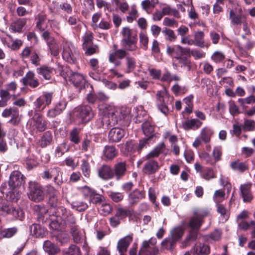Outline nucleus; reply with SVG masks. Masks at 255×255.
<instances>
[{
  "label": "nucleus",
  "mask_w": 255,
  "mask_h": 255,
  "mask_svg": "<svg viewBox=\"0 0 255 255\" xmlns=\"http://www.w3.org/2000/svg\"><path fill=\"white\" fill-rule=\"evenodd\" d=\"M120 112L112 106H106L103 109V117L101 122L103 126H114L118 123Z\"/></svg>",
  "instance_id": "f257e3e1"
},
{
  "label": "nucleus",
  "mask_w": 255,
  "mask_h": 255,
  "mask_svg": "<svg viewBox=\"0 0 255 255\" xmlns=\"http://www.w3.org/2000/svg\"><path fill=\"white\" fill-rule=\"evenodd\" d=\"M156 96L158 109L164 115H167L169 113L168 105L171 102L172 98L170 97L167 91L165 89L158 91Z\"/></svg>",
  "instance_id": "f03ea898"
},
{
  "label": "nucleus",
  "mask_w": 255,
  "mask_h": 255,
  "mask_svg": "<svg viewBox=\"0 0 255 255\" xmlns=\"http://www.w3.org/2000/svg\"><path fill=\"white\" fill-rule=\"evenodd\" d=\"M29 198L35 202L42 201L44 198V194L41 186L35 182L29 183Z\"/></svg>",
  "instance_id": "7ed1b4c3"
},
{
  "label": "nucleus",
  "mask_w": 255,
  "mask_h": 255,
  "mask_svg": "<svg viewBox=\"0 0 255 255\" xmlns=\"http://www.w3.org/2000/svg\"><path fill=\"white\" fill-rule=\"evenodd\" d=\"M79 56V52L71 43L65 42L63 44V58L69 63H74Z\"/></svg>",
  "instance_id": "20e7f679"
},
{
  "label": "nucleus",
  "mask_w": 255,
  "mask_h": 255,
  "mask_svg": "<svg viewBox=\"0 0 255 255\" xmlns=\"http://www.w3.org/2000/svg\"><path fill=\"white\" fill-rule=\"evenodd\" d=\"M127 55V52L122 49H118L117 45L113 46V51L109 54V61L113 64L116 67H119L122 64L120 60L123 59Z\"/></svg>",
  "instance_id": "39448f33"
},
{
  "label": "nucleus",
  "mask_w": 255,
  "mask_h": 255,
  "mask_svg": "<svg viewBox=\"0 0 255 255\" xmlns=\"http://www.w3.org/2000/svg\"><path fill=\"white\" fill-rule=\"evenodd\" d=\"M76 116L81 122L86 124L89 122L94 117V113L91 107L85 105L78 107L76 110Z\"/></svg>",
  "instance_id": "423d86ee"
},
{
  "label": "nucleus",
  "mask_w": 255,
  "mask_h": 255,
  "mask_svg": "<svg viewBox=\"0 0 255 255\" xmlns=\"http://www.w3.org/2000/svg\"><path fill=\"white\" fill-rule=\"evenodd\" d=\"M1 116L3 118L11 117L8 123L13 126H18L21 122V116L19 115L18 110L16 108H9L5 109Z\"/></svg>",
  "instance_id": "0eeeda50"
},
{
  "label": "nucleus",
  "mask_w": 255,
  "mask_h": 255,
  "mask_svg": "<svg viewBox=\"0 0 255 255\" xmlns=\"http://www.w3.org/2000/svg\"><path fill=\"white\" fill-rule=\"evenodd\" d=\"M208 214V212L207 210H195L194 216L191 218L189 222V226L192 229L198 230L203 223L202 218Z\"/></svg>",
  "instance_id": "6e6552de"
},
{
  "label": "nucleus",
  "mask_w": 255,
  "mask_h": 255,
  "mask_svg": "<svg viewBox=\"0 0 255 255\" xmlns=\"http://www.w3.org/2000/svg\"><path fill=\"white\" fill-rule=\"evenodd\" d=\"M9 214L16 217L18 216V212L7 200L0 198V215L6 216Z\"/></svg>",
  "instance_id": "1a4fd4ad"
},
{
  "label": "nucleus",
  "mask_w": 255,
  "mask_h": 255,
  "mask_svg": "<svg viewBox=\"0 0 255 255\" xmlns=\"http://www.w3.org/2000/svg\"><path fill=\"white\" fill-rule=\"evenodd\" d=\"M25 182L23 175L18 171H13L9 177L8 185L11 190L23 185Z\"/></svg>",
  "instance_id": "9d476101"
},
{
  "label": "nucleus",
  "mask_w": 255,
  "mask_h": 255,
  "mask_svg": "<svg viewBox=\"0 0 255 255\" xmlns=\"http://www.w3.org/2000/svg\"><path fill=\"white\" fill-rule=\"evenodd\" d=\"M29 122L30 126L34 130H36L38 131H43L46 128V122L43 119L42 115L40 114L35 113Z\"/></svg>",
  "instance_id": "9b49d317"
},
{
  "label": "nucleus",
  "mask_w": 255,
  "mask_h": 255,
  "mask_svg": "<svg viewBox=\"0 0 255 255\" xmlns=\"http://www.w3.org/2000/svg\"><path fill=\"white\" fill-rule=\"evenodd\" d=\"M128 166L125 161L117 162L114 165L113 174L117 180H121L127 173Z\"/></svg>",
  "instance_id": "f8f14e48"
},
{
  "label": "nucleus",
  "mask_w": 255,
  "mask_h": 255,
  "mask_svg": "<svg viewBox=\"0 0 255 255\" xmlns=\"http://www.w3.org/2000/svg\"><path fill=\"white\" fill-rule=\"evenodd\" d=\"M52 98V93L44 92L34 102V105L36 109H40L42 108V110H43L51 104Z\"/></svg>",
  "instance_id": "ddd939ff"
},
{
  "label": "nucleus",
  "mask_w": 255,
  "mask_h": 255,
  "mask_svg": "<svg viewBox=\"0 0 255 255\" xmlns=\"http://www.w3.org/2000/svg\"><path fill=\"white\" fill-rule=\"evenodd\" d=\"M98 176L104 180H108L114 178L113 170L112 167L103 164L97 169Z\"/></svg>",
  "instance_id": "4468645a"
},
{
  "label": "nucleus",
  "mask_w": 255,
  "mask_h": 255,
  "mask_svg": "<svg viewBox=\"0 0 255 255\" xmlns=\"http://www.w3.org/2000/svg\"><path fill=\"white\" fill-rule=\"evenodd\" d=\"M132 240L133 237L131 235H128L119 240L117 243V249L120 255H124L126 253Z\"/></svg>",
  "instance_id": "2eb2a0df"
},
{
  "label": "nucleus",
  "mask_w": 255,
  "mask_h": 255,
  "mask_svg": "<svg viewBox=\"0 0 255 255\" xmlns=\"http://www.w3.org/2000/svg\"><path fill=\"white\" fill-rule=\"evenodd\" d=\"M68 76L69 80L77 88L81 89L84 86L86 80L83 74L69 71V74H68Z\"/></svg>",
  "instance_id": "dca6fc26"
},
{
  "label": "nucleus",
  "mask_w": 255,
  "mask_h": 255,
  "mask_svg": "<svg viewBox=\"0 0 255 255\" xmlns=\"http://www.w3.org/2000/svg\"><path fill=\"white\" fill-rule=\"evenodd\" d=\"M21 81L24 86L35 88L39 85L38 80L35 77V74L32 71H28L22 79Z\"/></svg>",
  "instance_id": "f3484780"
},
{
  "label": "nucleus",
  "mask_w": 255,
  "mask_h": 255,
  "mask_svg": "<svg viewBox=\"0 0 255 255\" xmlns=\"http://www.w3.org/2000/svg\"><path fill=\"white\" fill-rule=\"evenodd\" d=\"M144 197L145 193L143 191L135 189L128 194V199L129 205L133 206L136 204Z\"/></svg>",
  "instance_id": "a211bd4d"
},
{
  "label": "nucleus",
  "mask_w": 255,
  "mask_h": 255,
  "mask_svg": "<svg viewBox=\"0 0 255 255\" xmlns=\"http://www.w3.org/2000/svg\"><path fill=\"white\" fill-rule=\"evenodd\" d=\"M251 187V183H246L240 186L241 194L245 202H250L253 198Z\"/></svg>",
  "instance_id": "6ab92c4d"
},
{
  "label": "nucleus",
  "mask_w": 255,
  "mask_h": 255,
  "mask_svg": "<svg viewBox=\"0 0 255 255\" xmlns=\"http://www.w3.org/2000/svg\"><path fill=\"white\" fill-rule=\"evenodd\" d=\"M125 130L119 128H114L109 132V139L112 142H119L124 136Z\"/></svg>",
  "instance_id": "aec40b11"
},
{
  "label": "nucleus",
  "mask_w": 255,
  "mask_h": 255,
  "mask_svg": "<svg viewBox=\"0 0 255 255\" xmlns=\"http://www.w3.org/2000/svg\"><path fill=\"white\" fill-rule=\"evenodd\" d=\"M58 212V216L57 217L62 222L64 221L70 224L75 223V219L74 216L66 209L60 208L59 209Z\"/></svg>",
  "instance_id": "412c9836"
},
{
  "label": "nucleus",
  "mask_w": 255,
  "mask_h": 255,
  "mask_svg": "<svg viewBox=\"0 0 255 255\" xmlns=\"http://www.w3.org/2000/svg\"><path fill=\"white\" fill-rule=\"evenodd\" d=\"M43 249L44 252L49 255H54L60 253V249L49 240L45 241L43 243Z\"/></svg>",
  "instance_id": "4be33fe9"
},
{
  "label": "nucleus",
  "mask_w": 255,
  "mask_h": 255,
  "mask_svg": "<svg viewBox=\"0 0 255 255\" xmlns=\"http://www.w3.org/2000/svg\"><path fill=\"white\" fill-rule=\"evenodd\" d=\"M31 234L35 237H43L47 234L46 229L39 224H32L30 227Z\"/></svg>",
  "instance_id": "5701e85b"
},
{
  "label": "nucleus",
  "mask_w": 255,
  "mask_h": 255,
  "mask_svg": "<svg viewBox=\"0 0 255 255\" xmlns=\"http://www.w3.org/2000/svg\"><path fill=\"white\" fill-rule=\"evenodd\" d=\"M159 168L158 163L153 160L148 161L144 164L143 172L148 174H152L155 173Z\"/></svg>",
  "instance_id": "b1692460"
},
{
  "label": "nucleus",
  "mask_w": 255,
  "mask_h": 255,
  "mask_svg": "<svg viewBox=\"0 0 255 255\" xmlns=\"http://www.w3.org/2000/svg\"><path fill=\"white\" fill-rule=\"evenodd\" d=\"M156 243L155 239L150 238L148 241H144L139 251L138 255L145 253L151 254L150 251L153 246Z\"/></svg>",
  "instance_id": "393cba45"
},
{
  "label": "nucleus",
  "mask_w": 255,
  "mask_h": 255,
  "mask_svg": "<svg viewBox=\"0 0 255 255\" xmlns=\"http://www.w3.org/2000/svg\"><path fill=\"white\" fill-rule=\"evenodd\" d=\"M202 123L198 119H192L187 120L182 123V127L185 130L191 129H196L199 128L202 125Z\"/></svg>",
  "instance_id": "a878e982"
},
{
  "label": "nucleus",
  "mask_w": 255,
  "mask_h": 255,
  "mask_svg": "<svg viewBox=\"0 0 255 255\" xmlns=\"http://www.w3.org/2000/svg\"><path fill=\"white\" fill-rule=\"evenodd\" d=\"M118 154V151L113 145H106L105 146L103 156L107 160H112Z\"/></svg>",
  "instance_id": "bb28decb"
},
{
  "label": "nucleus",
  "mask_w": 255,
  "mask_h": 255,
  "mask_svg": "<svg viewBox=\"0 0 255 255\" xmlns=\"http://www.w3.org/2000/svg\"><path fill=\"white\" fill-rule=\"evenodd\" d=\"M205 34L203 31H197L194 33V45L201 48L208 47L209 44H205L204 40Z\"/></svg>",
  "instance_id": "cd10ccee"
},
{
  "label": "nucleus",
  "mask_w": 255,
  "mask_h": 255,
  "mask_svg": "<svg viewBox=\"0 0 255 255\" xmlns=\"http://www.w3.org/2000/svg\"><path fill=\"white\" fill-rule=\"evenodd\" d=\"M123 38L121 42L137 39V35L128 27H125L123 28L121 31Z\"/></svg>",
  "instance_id": "c85d7f7f"
},
{
  "label": "nucleus",
  "mask_w": 255,
  "mask_h": 255,
  "mask_svg": "<svg viewBox=\"0 0 255 255\" xmlns=\"http://www.w3.org/2000/svg\"><path fill=\"white\" fill-rule=\"evenodd\" d=\"M66 103L65 101H61L59 102V106H61V109H57L55 108L49 109L46 114L48 118L51 119L60 114L66 107Z\"/></svg>",
  "instance_id": "c756f323"
},
{
  "label": "nucleus",
  "mask_w": 255,
  "mask_h": 255,
  "mask_svg": "<svg viewBox=\"0 0 255 255\" xmlns=\"http://www.w3.org/2000/svg\"><path fill=\"white\" fill-rule=\"evenodd\" d=\"M165 149V145L163 142L159 143L152 151L147 154L145 158L146 159L152 158L159 156L163 153Z\"/></svg>",
  "instance_id": "7c9ffc66"
},
{
  "label": "nucleus",
  "mask_w": 255,
  "mask_h": 255,
  "mask_svg": "<svg viewBox=\"0 0 255 255\" xmlns=\"http://www.w3.org/2000/svg\"><path fill=\"white\" fill-rule=\"evenodd\" d=\"M142 131L146 138L151 139L154 135V127L149 122H145L142 125Z\"/></svg>",
  "instance_id": "2f4dec72"
},
{
  "label": "nucleus",
  "mask_w": 255,
  "mask_h": 255,
  "mask_svg": "<svg viewBox=\"0 0 255 255\" xmlns=\"http://www.w3.org/2000/svg\"><path fill=\"white\" fill-rule=\"evenodd\" d=\"M37 73L43 76V78L46 80H49L51 78V75L53 72V68L43 66L36 69Z\"/></svg>",
  "instance_id": "473e14b6"
},
{
  "label": "nucleus",
  "mask_w": 255,
  "mask_h": 255,
  "mask_svg": "<svg viewBox=\"0 0 255 255\" xmlns=\"http://www.w3.org/2000/svg\"><path fill=\"white\" fill-rule=\"evenodd\" d=\"M167 54L176 59L180 56V46L179 45L171 46L169 45H167L166 47Z\"/></svg>",
  "instance_id": "72a5a7b5"
},
{
  "label": "nucleus",
  "mask_w": 255,
  "mask_h": 255,
  "mask_svg": "<svg viewBox=\"0 0 255 255\" xmlns=\"http://www.w3.org/2000/svg\"><path fill=\"white\" fill-rule=\"evenodd\" d=\"M52 140V135L50 131L44 133L41 139L39 140L38 144L41 147H45L50 144Z\"/></svg>",
  "instance_id": "f704fd0d"
},
{
  "label": "nucleus",
  "mask_w": 255,
  "mask_h": 255,
  "mask_svg": "<svg viewBox=\"0 0 255 255\" xmlns=\"http://www.w3.org/2000/svg\"><path fill=\"white\" fill-rule=\"evenodd\" d=\"M124 50L129 51H134L137 49L136 45L137 39L130 40L121 42Z\"/></svg>",
  "instance_id": "c9c22d12"
},
{
  "label": "nucleus",
  "mask_w": 255,
  "mask_h": 255,
  "mask_svg": "<svg viewBox=\"0 0 255 255\" xmlns=\"http://www.w3.org/2000/svg\"><path fill=\"white\" fill-rule=\"evenodd\" d=\"M126 64L127 66L126 73H129L134 70L136 67V60L134 58L127 56L126 57Z\"/></svg>",
  "instance_id": "e433bc0d"
},
{
  "label": "nucleus",
  "mask_w": 255,
  "mask_h": 255,
  "mask_svg": "<svg viewBox=\"0 0 255 255\" xmlns=\"http://www.w3.org/2000/svg\"><path fill=\"white\" fill-rule=\"evenodd\" d=\"M71 232L74 241L76 243H80L83 237V232L79 230L77 226H75L71 227Z\"/></svg>",
  "instance_id": "4c0bfd02"
},
{
  "label": "nucleus",
  "mask_w": 255,
  "mask_h": 255,
  "mask_svg": "<svg viewBox=\"0 0 255 255\" xmlns=\"http://www.w3.org/2000/svg\"><path fill=\"white\" fill-rule=\"evenodd\" d=\"M212 130L209 128H203L201 131L200 138L205 143L209 142L213 134Z\"/></svg>",
  "instance_id": "58836bf2"
},
{
  "label": "nucleus",
  "mask_w": 255,
  "mask_h": 255,
  "mask_svg": "<svg viewBox=\"0 0 255 255\" xmlns=\"http://www.w3.org/2000/svg\"><path fill=\"white\" fill-rule=\"evenodd\" d=\"M184 234V230L180 227H176L171 231V236L169 237L171 239H174L175 242H177L180 240Z\"/></svg>",
  "instance_id": "ea45409f"
},
{
  "label": "nucleus",
  "mask_w": 255,
  "mask_h": 255,
  "mask_svg": "<svg viewBox=\"0 0 255 255\" xmlns=\"http://www.w3.org/2000/svg\"><path fill=\"white\" fill-rule=\"evenodd\" d=\"M230 166L234 170L241 172H243L248 169V166L245 162H239L238 160L232 162Z\"/></svg>",
  "instance_id": "a19ab883"
},
{
  "label": "nucleus",
  "mask_w": 255,
  "mask_h": 255,
  "mask_svg": "<svg viewBox=\"0 0 255 255\" xmlns=\"http://www.w3.org/2000/svg\"><path fill=\"white\" fill-rule=\"evenodd\" d=\"M33 209L39 220H43L42 218L47 213L48 210L42 205H36L34 206Z\"/></svg>",
  "instance_id": "79ce46f5"
},
{
  "label": "nucleus",
  "mask_w": 255,
  "mask_h": 255,
  "mask_svg": "<svg viewBox=\"0 0 255 255\" xmlns=\"http://www.w3.org/2000/svg\"><path fill=\"white\" fill-rule=\"evenodd\" d=\"M26 24V19H18L11 25V29L14 32H20Z\"/></svg>",
  "instance_id": "37998d69"
},
{
  "label": "nucleus",
  "mask_w": 255,
  "mask_h": 255,
  "mask_svg": "<svg viewBox=\"0 0 255 255\" xmlns=\"http://www.w3.org/2000/svg\"><path fill=\"white\" fill-rule=\"evenodd\" d=\"M198 232L197 229H193L190 231L188 236L186 237L183 245L184 246H187L190 245V241H194L197 238Z\"/></svg>",
  "instance_id": "c03bdc74"
},
{
  "label": "nucleus",
  "mask_w": 255,
  "mask_h": 255,
  "mask_svg": "<svg viewBox=\"0 0 255 255\" xmlns=\"http://www.w3.org/2000/svg\"><path fill=\"white\" fill-rule=\"evenodd\" d=\"M141 6L144 10L149 13L155 6V3L153 2L152 0H143L141 2Z\"/></svg>",
  "instance_id": "a18cd8bd"
},
{
  "label": "nucleus",
  "mask_w": 255,
  "mask_h": 255,
  "mask_svg": "<svg viewBox=\"0 0 255 255\" xmlns=\"http://www.w3.org/2000/svg\"><path fill=\"white\" fill-rule=\"evenodd\" d=\"M229 18L231 20V22L233 24H241L243 21L242 18H245V15H236L235 12L233 9L230 10L229 13Z\"/></svg>",
  "instance_id": "49530a36"
},
{
  "label": "nucleus",
  "mask_w": 255,
  "mask_h": 255,
  "mask_svg": "<svg viewBox=\"0 0 255 255\" xmlns=\"http://www.w3.org/2000/svg\"><path fill=\"white\" fill-rule=\"evenodd\" d=\"M80 129L76 128H74L70 132L69 137L70 140L75 144H78L80 141L79 136Z\"/></svg>",
  "instance_id": "de8ad7c7"
},
{
  "label": "nucleus",
  "mask_w": 255,
  "mask_h": 255,
  "mask_svg": "<svg viewBox=\"0 0 255 255\" xmlns=\"http://www.w3.org/2000/svg\"><path fill=\"white\" fill-rule=\"evenodd\" d=\"M255 102V96L252 95L246 98H240L238 99V103L243 108H246V104H252Z\"/></svg>",
  "instance_id": "09e8293b"
},
{
  "label": "nucleus",
  "mask_w": 255,
  "mask_h": 255,
  "mask_svg": "<svg viewBox=\"0 0 255 255\" xmlns=\"http://www.w3.org/2000/svg\"><path fill=\"white\" fill-rule=\"evenodd\" d=\"M162 32L165 35V39L167 40L172 42L176 40L177 39V36L175 35L174 31L171 29L168 28H164Z\"/></svg>",
  "instance_id": "8fccbe9b"
},
{
  "label": "nucleus",
  "mask_w": 255,
  "mask_h": 255,
  "mask_svg": "<svg viewBox=\"0 0 255 255\" xmlns=\"http://www.w3.org/2000/svg\"><path fill=\"white\" fill-rule=\"evenodd\" d=\"M194 252L198 255H208L210 253V248L208 245L200 244L194 248Z\"/></svg>",
  "instance_id": "3c124183"
},
{
  "label": "nucleus",
  "mask_w": 255,
  "mask_h": 255,
  "mask_svg": "<svg viewBox=\"0 0 255 255\" xmlns=\"http://www.w3.org/2000/svg\"><path fill=\"white\" fill-rule=\"evenodd\" d=\"M225 192L222 190L215 191L213 195V200L215 203L219 204L225 199Z\"/></svg>",
  "instance_id": "603ef678"
},
{
  "label": "nucleus",
  "mask_w": 255,
  "mask_h": 255,
  "mask_svg": "<svg viewBox=\"0 0 255 255\" xmlns=\"http://www.w3.org/2000/svg\"><path fill=\"white\" fill-rule=\"evenodd\" d=\"M243 129L246 131H254L255 130V121L252 120L245 119Z\"/></svg>",
  "instance_id": "864d4df0"
},
{
  "label": "nucleus",
  "mask_w": 255,
  "mask_h": 255,
  "mask_svg": "<svg viewBox=\"0 0 255 255\" xmlns=\"http://www.w3.org/2000/svg\"><path fill=\"white\" fill-rule=\"evenodd\" d=\"M139 37L141 48L145 50L147 49L148 43V37L147 35L143 32H140L139 34Z\"/></svg>",
  "instance_id": "5fc2aeb1"
},
{
  "label": "nucleus",
  "mask_w": 255,
  "mask_h": 255,
  "mask_svg": "<svg viewBox=\"0 0 255 255\" xmlns=\"http://www.w3.org/2000/svg\"><path fill=\"white\" fill-rule=\"evenodd\" d=\"M81 169L82 170L83 175L85 177H89L90 176L91 173V168L90 164L87 161L85 160H83L82 161V163L81 165Z\"/></svg>",
  "instance_id": "6e6d98bb"
},
{
  "label": "nucleus",
  "mask_w": 255,
  "mask_h": 255,
  "mask_svg": "<svg viewBox=\"0 0 255 255\" xmlns=\"http://www.w3.org/2000/svg\"><path fill=\"white\" fill-rule=\"evenodd\" d=\"M176 242L174 241V239L168 237L165 239L161 243L162 248L164 249L171 250Z\"/></svg>",
  "instance_id": "4d7b16f0"
},
{
  "label": "nucleus",
  "mask_w": 255,
  "mask_h": 255,
  "mask_svg": "<svg viewBox=\"0 0 255 255\" xmlns=\"http://www.w3.org/2000/svg\"><path fill=\"white\" fill-rule=\"evenodd\" d=\"M17 229L15 227L8 228L1 231L0 235L4 238H11L16 234Z\"/></svg>",
  "instance_id": "13d9d810"
},
{
  "label": "nucleus",
  "mask_w": 255,
  "mask_h": 255,
  "mask_svg": "<svg viewBox=\"0 0 255 255\" xmlns=\"http://www.w3.org/2000/svg\"><path fill=\"white\" fill-rule=\"evenodd\" d=\"M109 196L112 201L117 203L122 201L124 197L122 193L112 191L109 192Z\"/></svg>",
  "instance_id": "bf43d9fd"
},
{
  "label": "nucleus",
  "mask_w": 255,
  "mask_h": 255,
  "mask_svg": "<svg viewBox=\"0 0 255 255\" xmlns=\"http://www.w3.org/2000/svg\"><path fill=\"white\" fill-rule=\"evenodd\" d=\"M46 18V15L42 13H39L36 17V19H37V21L36 22V27L40 31L44 30V28L42 26V24L45 21Z\"/></svg>",
  "instance_id": "052dcab7"
},
{
  "label": "nucleus",
  "mask_w": 255,
  "mask_h": 255,
  "mask_svg": "<svg viewBox=\"0 0 255 255\" xmlns=\"http://www.w3.org/2000/svg\"><path fill=\"white\" fill-rule=\"evenodd\" d=\"M222 154V147L221 146H216L214 148L212 155L214 158L215 163L221 159Z\"/></svg>",
  "instance_id": "680f3d73"
},
{
  "label": "nucleus",
  "mask_w": 255,
  "mask_h": 255,
  "mask_svg": "<svg viewBox=\"0 0 255 255\" xmlns=\"http://www.w3.org/2000/svg\"><path fill=\"white\" fill-rule=\"evenodd\" d=\"M130 214V212L129 210L122 207L118 208L116 213V215L121 219L126 218Z\"/></svg>",
  "instance_id": "e2e57ef3"
},
{
  "label": "nucleus",
  "mask_w": 255,
  "mask_h": 255,
  "mask_svg": "<svg viewBox=\"0 0 255 255\" xmlns=\"http://www.w3.org/2000/svg\"><path fill=\"white\" fill-rule=\"evenodd\" d=\"M48 45L50 50L51 54L54 56H57L59 54V48L55 41L54 42H48Z\"/></svg>",
  "instance_id": "0e129e2a"
},
{
  "label": "nucleus",
  "mask_w": 255,
  "mask_h": 255,
  "mask_svg": "<svg viewBox=\"0 0 255 255\" xmlns=\"http://www.w3.org/2000/svg\"><path fill=\"white\" fill-rule=\"evenodd\" d=\"M163 24L164 26L174 27L178 26V22L174 19L166 17L163 20Z\"/></svg>",
  "instance_id": "69168bd1"
},
{
  "label": "nucleus",
  "mask_w": 255,
  "mask_h": 255,
  "mask_svg": "<svg viewBox=\"0 0 255 255\" xmlns=\"http://www.w3.org/2000/svg\"><path fill=\"white\" fill-rule=\"evenodd\" d=\"M225 58L224 54L221 51L215 52L212 56V59L216 63L220 62Z\"/></svg>",
  "instance_id": "338daca9"
},
{
  "label": "nucleus",
  "mask_w": 255,
  "mask_h": 255,
  "mask_svg": "<svg viewBox=\"0 0 255 255\" xmlns=\"http://www.w3.org/2000/svg\"><path fill=\"white\" fill-rule=\"evenodd\" d=\"M138 16L137 10L132 7L130 11L129 12L128 15L127 17V21L128 22H132L134 20L136 19Z\"/></svg>",
  "instance_id": "774afa93"
}]
</instances>
